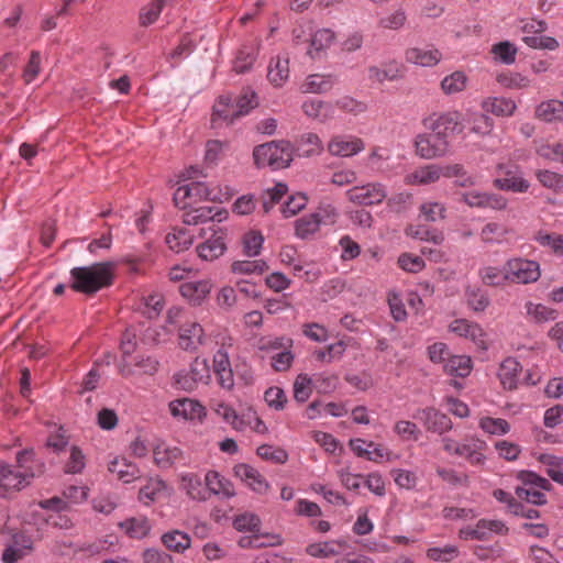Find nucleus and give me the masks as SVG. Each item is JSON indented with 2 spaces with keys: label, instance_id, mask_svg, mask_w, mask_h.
Masks as SVG:
<instances>
[{
  "label": "nucleus",
  "instance_id": "nucleus-1",
  "mask_svg": "<svg viewBox=\"0 0 563 563\" xmlns=\"http://www.w3.org/2000/svg\"><path fill=\"white\" fill-rule=\"evenodd\" d=\"M43 472V464L35 459L32 450L16 453L15 465L0 464V497L19 492Z\"/></svg>",
  "mask_w": 563,
  "mask_h": 563
},
{
  "label": "nucleus",
  "instance_id": "nucleus-2",
  "mask_svg": "<svg viewBox=\"0 0 563 563\" xmlns=\"http://www.w3.org/2000/svg\"><path fill=\"white\" fill-rule=\"evenodd\" d=\"M113 264L111 262L78 266L70 271V287L79 292L91 295L112 284Z\"/></svg>",
  "mask_w": 563,
  "mask_h": 563
},
{
  "label": "nucleus",
  "instance_id": "nucleus-3",
  "mask_svg": "<svg viewBox=\"0 0 563 563\" xmlns=\"http://www.w3.org/2000/svg\"><path fill=\"white\" fill-rule=\"evenodd\" d=\"M292 157L294 148L287 141L261 144L253 151V158L258 167L286 168L291 163Z\"/></svg>",
  "mask_w": 563,
  "mask_h": 563
},
{
  "label": "nucleus",
  "instance_id": "nucleus-4",
  "mask_svg": "<svg viewBox=\"0 0 563 563\" xmlns=\"http://www.w3.org/2000/svg\"><path fill=\"white\" fill-rule=\"evenodd\" d=\"M441 441L443 450L449 455L463 457L473 466H482L486 463L487 443L475 435H466L461 442L450 437H443Z\"/></svg>",
  "mask_w": 563,
  "mask_h": 563
},
{
  "label": "nucleus",
  "instance_id": "nucleus-5",
  "mask_svg": "<svg viewBox=\"0 0 563 563\" xmlns=\"http://www.w3.org/2000/svg\"><path fill=\"white\" fill-rule=\"evenodd\" d=\"M517 478L522 484V486H518L515 489L519 499L536 506H543L548 503L543 490H551L552 484L547 478L532 471H520L517 474Z\"/></svg>",
  "mask_w": 563,
  "mask_h": 563
},
{
  "label": "nucleus",
  "instance_id": "nucleus-6",
  "mask_svg": "<svg viewBox=\"0 0 563 563\" xmlns=\"http://www.w3.org/2000/svg\"><path fill=\"white\" fill-rule=\"evenodd\" d=\"M174 202L180 209L186 210L198 201L221 200V195L206 183L191 181L179 186L174 192Z\"/></svg>",
  "mask_w": 563,
  "mask_h": 563
},
{
  "label": "nucleus",
  "instance_id": "nucleus-7",
  "mask_svg": "<svg viewBox=\"0 0 563 563\" xmlns=\"http://www.w3.org/2000/svg\"><path fill=\"white\" fill-rule=\"evenodd\" d=\"M210 367L206 358L196 357L188 369H180L174 374V385L184 391H192L199 384H208Z\"/></svg>",
  "mask_w": 563,
  "mask_h": 563
},
{
  "label": "nucleus",
  "instance_id": "nucleus-8",
  "mask_svg": "<svg viewBox=\"0 0 563 563\" xmlns=\"http://www.w3.org/2000/svg\"><path fill=\"white\" fill-rule=\"evenodd\" d=\"M427 130L440 135L441 139L448 137L463 130V118L461 112L451 110L442 113H432L423 120Z\"/></svg>",
  "mask_w": 563,
  "mask_h": 563
},
{
  "label": "nucleus",
  "instance_id": "nucleus-9",
  "mask_svg": "<svg viewBox=\"0 0 563 563\" xmlns=\"http://www.w3.org/2000/svg\"><path fill=\"white\" fill-rule=\"evenodd\" d=\"M508 283L527 285L536 283L541 276L540 264L537 261L512 257L506 262Z\"/></svg>",
  "mask_w": 563,
  "mask_h": 563
},
{
  "label": "nucleus",
  "instance_id": "nucleus-10",
  "mask_svg": "<svg viewBox=\"0 0 563 563\" xmlns=\"http://www.w3.org/2000/svg\"><path fill=\"white\" fill-rule=\"evenodd\" d=\"M497 174L498 177L494 180V186L500 190L522 194L530 188V183L516 164H498Z\"/></svg>",
  "mask_w": 563,
  "mask_h": 563
},
{
  "label": "nucleus",
  "instance_id": "nucleus-11",
  "mask_svg": "<svg viewBox=\"0 0 563 563\" xmlns=\"http://www.w3.org/2000/svg\"><path fill=\"white\" fill-rule=\"evenodd\" d=\"M345 195L352 203L364 207L376 206L387 198V188L379 181H373L362 186H354L346 190Z\"/></svg>",
  "mask_w": 563,
  "mask_h": 563
},
{
  "label": "nucleus",
  "instance_id": "nucleus-12",
  "mask_svg": "<svg viewBox=\"0 0 563 563\" xmlns=\"http://www.w3.org/2000/svg\"><path fill=\"white\" fill-rule=\"evenodd\" d=\"M364 150L365 142L361 137L351 134L334 135L327 144L329 154L340 158L353 157Z\"/></svg>",
  "mask_w": 563,
  "mask_h": 563
},
{
  "label": "nucleus",
  "instance_id": "nucleus-13",
  "mask_svg": "<svg viewBox=\"0 0 563 563\" xmlns=\"http://www.w3.org/2000/svg\"><path fill=\"white\" fill-rule=\"evenodd\" d=\"M508 528L500 520L481 519L475 527H464L459 531L462 540H487L492 533L506 534Z\"/></svg>",
  "mask_w": 563,
  "mask_h": 563
},
{
  "label": "nucleus",
  "instance_id": "nucleus-14",
  "mask_svg": "<svg viewBox=\"0 0 563 563\" xmlns=\"http://www.w3.org/2000/svg\"><path fill=\"white\" fill-rule=\"evenodd\" d=\"M415 146L418 156L424 159H432L446 154L449 142L435 133L419 134L416 137Z\"/></svg>",
  "mask_w": 563,
  "mask_h": 563
},
{
  "label": "nucleus",
  "instance_id": "nucleus-15",
  "mask_svg": "<svg viewBox=\"0 0 563 563\" xmlns=\"http://www.w3.org/2000/svg\"><path fill=\"white\" fill-rule=\"evenodd\" d=\"M413 417L423 423L427 431L440 435L453 428L451 419L445 413L432 407L419 409Z\"/></svg>",
  "mask_w": 563,
  "mask_h": 563
},
{
  "label": "nucleus",
  "instance_id": "nucleus-16",
  "mask_svg": "<svg viewBox=\"0 0 563 563\" xmlns=\"http://www.w3.org/2000/svg\"><path fill=\"white\" fill-rule=\"evenodd\" d=\"M449 330L459 336L472 341L479 349H487L486 334L483 328L475 322L466 319H455L450 323Z\"/></svg>",
  "mask_w": 563,
  "mask_h": 563
},
{
  "label": "nucleus",
  "instance_id": "nucleus-17",
  "mask_svg": "<svg viewBox=\"0 0 563 563\" xmlns=\"http://www.w3.org/2000/svg\"><path fill=\"white\" fill-rule=\"evenodd\" d=\"M208 230L211 231V234L197 246V253L201 260L214 261L227 250L225 233L222 230H213V227Z\"/></svg>",
  "mask_w": 563,
  "mask_h": 563
},
{
  "label": "nucleus",
  "instance_id": "nucleus-18",
  "mask_svg": "<svg viewBox=\"0 0 563 563\" xmlns=\"http://www.w3.org/2000/svg\"><path fill=\"white\" fill-rule=\"evenodd\" d=\"M213 372L218 378L219 385L224 389H232L234 386V376L231 367L229 353L224 346H221L213 355Z\"/></svg>",
  "mask_w": 563,
  "mask_h": 563
},
{
  "label": "nucleus",
  "instance_id": "nucleus-19",
  "mask_svg": "<svg viewBox=\"0 0 563 563\" xmlns=\"http://www.w3.org/2000/svg\"><path fill=\"white\" fill-rule=\"evenodd\" d=\"M170 415L176 419L194 420L205 416V407L190 398L176 399L169 402Z\"/></svg>",
  "mask_w": 563,
  "mask_h": 563
},
{
  "label": "nucleus",
  "instance_id": "nucleus-20",
  "mask_svg": "<svg viewBox=\"0 0 563 563\" xmlns=\"http://www.w3.org/2000/svg\"><path fill=\"white\" fill-rule=\"evenodd\" d=\"M441 177L442 166L428 164L408 173L404 183L409 186H426L437 183Z\"/></svg>",
  "mask_w": 563,
  "mask_h": 563
},
{
  "label": "nucleus",
  "instance_id": "nucleus-21",
  "mask_svg": "<svg viewBox=\"0 0 563 563\" xmlns=\"http://www.w3.org/2000/svg\"><path fill=\"white\" fill-rule=\"evenodd\" d=\"M206 342L202 327L198 322H188L179 330V345L185 351L197 350Z\"/></svg>",
  "mask_w": 563,
  "mask_h": 563
},
{
  "label": "nucleus",
  "instance_id": "nucleus-22",
  "mask_svg": "<svg viewBox=\"0 0 563 563\" xmlns=\"http://www.w3.org/2000/svg\"><path fill=\"white\" fill-rule=\"evenodd\" d=\"M205 483L207 496L212 494L222 499H229L235 496L233 484L216 471H209L206 474Z\"/></svg>",
  "mask_w": 563,
  "mask_h": 563
},
{
  "label": "nucleus",
  "instance_id": "nucleus-23",
  "mask_svg": "<svg viewBox=\"0 0 563 563\" xmlns=\"http://www.w3.org/2000/svg\"><path fill=\"white\" fill-rule=\"evenodd\" d=\"M234 473L255 493L264 494L267 492L268 483L255 467L244 463L238 464L234 467Z\"/></svg>",
  "mask_w": 563,
  "mask_h": 563
},
{
  "label": "nucleus",
  "instance_id": "nucleus-24",
  "mask_svg": "<svg viewBox=\"0 0 563 563\" xmlns=\"http://www.w3.org/2000/svg\"><path fill=\"white\" fill-rule=\"evenodd\" d=\"M522 371L520 363L515 357L504 360L498 369L499 380L505 389H516Z\"/></svg>",
  "mask_w": 563,
  "mask_h": 563
},
{
  "label": "nucleus",
  "instance_id": "nucleus-25",
  "mask_svg": "<svg viewBox=\"0 0 563 563\" xmlns=\"http://www.w3.org/2000/svg\"><path fill=\"white\" fill-rule=\"evenodd\" d=\"M212 284L210 280L187 282L180 285L179 290L184 298L192 305H200L210 294Z\"/></svg>",
  "mask_w": 563,
  "mask_h": 563
},
{
  "label": "nucleus",
  "instance_id": "nucleus-26",
  "mask_svg": "<svg viewBox=\"0 0 563 563\" xmlns=\"http://www.w3.org/2000/svg\"><path fill=\"white\" fill-rule=\"evenodd\" d=\"M441 58V53L437 48L432 47H412L406 52V60L408 63L422 67L435 66Z\"/></svg>",
  "mask_w": 563,
  "mask_h": 563
},
{
  "label": "nucleus",
  "instance_id": "nucleus-27",
  "mask_svg": "<svg viewBox=\"0 0 563 563\" xmlns=\"http://www.w3.org/2000/svg\"><path fill=\"white\" fill-rule=\"evenodd\" d=\"M108 471L123 483H131L140 477L139 467L124 457H114L109 462Z\"/></svg>",
  "mask_w": 563,
  "mask_h": 563
},
{
  "label": "nucleus",
  "instance_id": "nucleus-28",
  "mask_svg": "<svg viewBox=\"0 0 563 563\" xmlns=\"http://www.w3.org/2000/svg\"><path fill=\"white\" fill-rule=\"evenodd\" d=\"M267 78L275 87H282L289 78V57L287 55H278L272 58Z\"/></svg>",
  "mask_w": 563,
  "mask_h": 563
},
{
  "label": "nucleus",
  "instance_id": "nucleus-29",
  "mask_svg": "<svg viewBox=\"0 0 563 563\" xmlns=\"http://www.w3.org/2000/svg\"><path fill=\"white\" fill-rule=\"evenodd\" d=\"M303 113L320 122H327L334 117V106L317 99H309L302 103Z\"/></svg>",
  "mask_w": 563,
  "mask_h": 563
},
{
  "label": "nucleus",
  "instance_id": "nucleus-30",
  "mask_svg": "<svg viewBox=\"0 0 563 563\" xmlns=\"http://www.w3.org/2000/svg\"><path fill=\"white\" fill-rule=\"evenodd\" d=\"M180 488L194 500H207V489L198 474H183L180 476Z\"/></svg>",
  "mask_w": 563,
  "mask_h": 563
},
{
  "label": "nucleus",
  "instance_id": "nucleus-31",
  "mask_svg": "<svg viewBox=\"0 0 563 563\" xmlns=\"http://www.w3.org/2000/svg\"><path fill=\"white\" fill-rule=\"evenodd\" d=\"M165 242L173 252L180 253L191 246L194 233L186 228L174 229L166 235Z\"/></svg>",
  "mask_w": 563,
  "mask_h": 563
},
{
  "label": "nucleus",
  "instance_id": "nucleus-32",
  "mask_svg": "<svg viewBox=\"0 0 563 563\" xmlns=\"http://www.w3.org/2000/svg\"><path fill=\"white\" fill-rule=\"evenodd\" d=\"M472 360L466 355H450L448 361L443 365V371L455 377H466L472 371Z\"/></svg>",
  "mask_w": 563,
  "mask_h": 563
},
{
  "label": "nucleus",
  "instance_id": "nucleus-33",
  "mask_svg": "<svg viewBox=\"0 0 563 563\" xmlns=\"http://www.w3.org/2000/svg\"><path fill=\"white\" fill-rule=\"evenodd\" d=\"M334 82L335 78L332 75H309L302 84V91L308 93H324L332 88Z\"/></svg>",
  "mask_w": 563,
  "mask_h": 563
},
{
  "label": "nucleus",
  "instance_id": "nucleus-34",
  "mask_svg": "<svg viewBox=\"0 0 563 563\" xmlns=\"http://www.w3.org/2000/svg\"><path fill=\"white\" fill-rule=\"evenodd\" d=\"M482 108L498 117H509L515 112L517 106L511 99L493 97L485 99L482 102Z\"/></svg>",
  "mask_w": 563,
  "mask_h": 563
},
{
  "label": "nucleus",
  "instance_id": "nucleus-35",
  "mask_svg": "<svg viewBox=\"0 0 563 563\" xmlns=\"http://www.w3.org/2000/svg\"><path fill=\"white\" fill-rule=\"evenodd\" d=\"M536 115L544 122L563 121V101L552 99L541 102L536 109Z\"/></svg>",
  "mask_w": 563,
  "mask_h": 563
},
{
  "label": "nucleus",
  "instance_id": "nucleus-36",
  "mask_svg": "<svg viewBox=\"0 0 563 563\" xmlns=\"http://www.w3.org/2000/svg\"><path fill=\"white\" fill-rule=\"evenodd\" d=\"M344 545L343 542L330 540L324 542L311 543L306 548L307 554L312 558L327 559L339 555L341 549Z\"/></svg>",
  "mask_w": 563,
  "mask_h": 563
},
{
  "label": "nucleus",
  "instance_id": "nucleus-37",
  "mask_svg": "<svg viewBox=\"0 0 563 563\" xmlns=\"http://www.w3.org/2000/svg\"><path fill=\"white\" fill-rule=\"evenodd\" d=\"M334 38L335 34L330 29H320L316 31L311 37L308 54L312 58H317L321 52L328 49L333 44Z\"/></svg>",
  "mask_w": 563,
  "mask_h": 563
},
{
  "label": "nucleus",
  "instance_id": "nucleus-38",
  "mask_svg": "<svg viewBox=\"0 0 563 563\" xmlns=\"http://www.w3.org/2000/svg\"><path fill=\"white\" fill-rule=\"evenodd\" d=\"M405 234L411 239L419 241H429L434 244H441L444 241V235L438 230H431L422 224H410L406 228Z\"/></svg>",
  "mask_w": 563,
  "mask_h": 563
},
{
  "label": "nucleus",
  "instance_id": "nucleus-39",
  "mask_svg": "<svg viewBox=\"0 0 563 563\" xmlns=\"http://www.w3.org/2000/svg\"><path fill=\"white\" fill-rule=\"evenodd\" d=\"M401 77V68L395 63L385 64L384 67H368V79L375 82H384L386 80H396Z\"/></svg>",
  "mask_w": 563,
  "mask_h": 563
},
{
  "label": "nucleus",
  "instance_id": "nucleus-40",
  "mask_svg": "<svg viewBox=\"0 0 563 563\" xmlns=\"http://www.w3.org/2000/svg\"><path fill=\"white\" fill-rule=\"evenodd\" d=\"M153 455L157 466L167 468L181 457L183 452L177 446L158 444L155 446Z\"/></svg>",
  "mask_w": 563,
  "mask_h": 563
},
{
  "label": "nucleus",
  "instance_id": "nucleus-41",
  "mask_svg": "<svg viewBox=\"0 0 563 563\" xmlns=\"http://www.w3.org/2000/svg\"><path fill=\"white\" fill-rule=\"evenodd\" d=\"M214 413L232 429L242 431V412L238 413L235 409L224 401H216L212 406Z\"/></svg>",
  "mask_w": 563,
  "mask_h": 563
},
{
  "label": "nucleus",
  "instance_id": "nucleus-42",
  "mask_svg": "<svg viewBox=\"0 0 563 563\" xmlns=\"http://www.w3.org/2000/svg\"><path fill=\"white\" fill-rule=\"evenodd\" d=\"M163 544L170 551L183 553L190 548V537L179 530H172L162 536Z\"/></svg>",
  "mask_w": 563,
  "mask_h": 563
},
{
  "label": "nucleus",
  "instance_id": "nucleus-43",
  "mask_svg": "<svg viewBox=\"0 0 563 563\" xmlns=\"http://www.w3.org/2000/svg\"><path fill=\"white\" fill-rule=\"evenodd\" d=\"M183 216V221L187 225H197L199 223H205L211 221L217 216L214 209L210 206H200L194 207V205L189 208Z\"/></svg>",
  "mask_w": 563,
  "mask_h": 563
},
{
  "label": "nucleus",
  "instance_id": "nucleus-44",
  "mask_svg": "<svg viewBox=\"0 0 563 563\" xmlns=\"http://www.w3.org/2000/svg\"><path fill=\"white\" fill-rule=\"evenodd\" d=\"M478 276L487 286H503L508 283L506 264L503 267L484 266L479 268Z\"/></svg>",
  "mask_w": 563,
  "mask_h": 563
},
{
  "label": "nucleus",
  "instance_id": "nucleus-45",
  "mask_svg": "<svg viewBox=\"0 0 563 563\" xmlns=\"http://www.w3.org/2000/svg\"><path fill=\"white\" fill-rule=\"evenodd\" d=\"M467 82L466 74L462 70H455L441 80V89L444 95L451 96L462 92L466 88Z\"/></svg>",
  "mask_w": 563,
  "mask_h": 563
},
{
  "label": "nucleus",
  "instance_id": "nucleus-46",
  "mask_svg": "<svg viewBox=\"0 0 563 563\" xmlns=\"http://www.w3.org/2000/svg\"><path fill=\"white\" fill-rule=\"evenodd\" d=\"M268 269L264 260H243L234 261L231 265V272L236 275H262Z\"/></svg>",
  "mask_w": 563,
  "mask_h": 563
},
{
  "label": "nucleus",
  "instance_id": "nucleus-47",
  "mask_svg": "<svg viewBox=\"0 0 563 563\" xmlns=\"http://www.w3.org/2000/svg\"><path fill=\"white\" fill-rule=\"evenodd\" d=\"M526 312L527 316L537 323H543L548 321L555 320L558 318V311L547 307L542 303H534L531 301H528L526 303Z\"/></svg>",
  "mask_w": 563,
  "mask_h": 563
},
{
  "label": "nucleus",
  "instance_id": "nucleus-48",
  "mask_svg": "<svg viewBox=\"0 0 563 563\" xmlns=\"http://www.w3.org/2000/svg\"><path fill=\"white\" fill-rule=\"evenodd\" d=\"M533 241L543 247H549L556 255L563 256V235L556 233H549L539 230L533 235Z\"/></svg>",
  "mask_w": 563,
  "mask_h": 563
},
{
  "label": "nucleus",
  "instance_id": "nucleus-49",
  "mask_svg": "<svg viewBox=\"0 0 563 563\" xmlns=\"http://www.w3.org/2000/svg\"><path fill=\"white\" fill-rule=\"evenodd\" d=\"M478 427L489 435H505L510 431V424L503 418L482 417Z\"/></svg>",
  "mask_w": 563,
  "mask_h": 563
},
{
  "label": "nucleus",
  "instance_id": "nucleus-50",
  "mask_svg": "<svg viewBox=\"0 0 563 563\" xmlns=\"http://www.w3.org/2000/svg\"><path fill=\"white\" fill-rule=\"evenodd\" d=\"M120 526L126 534L136 539L145 537L151 530V523L145 517L126 519Z\"/></svg>",
  "mask_w": 563,
  "mask_h": 563
},
{
  "label": "nucleus",
  "instance_id": "nucleus-51",
  "mask_svg": "<svg viewBox=\"0 0 563 563\" xmlns=\"http://www.w3.org/2000/svg\"><path fill=\"white\" fill-rule=\"evenodd\" d=\"M322 151V142L314 133H306L301 135L297 152L299 156L309 157L320 154Z\"/></svg>",
  "mask_w": 563,
  "mask_h": 563
},
{
  "label": "nucleus",
  "instance_id": "nucleus-52",
  "mask_svg": "<svg viewBox=\"0 0 563 563\" xmlns=\"http://www.w3.org/2000/svg\"><path fill=\"white\" fill-rule=\"evenodd\" d=\"M428 559L434 562L450 563L460 555V549L454 544H445L443 547H432L426 552Z\"/></svg>",
  "mask_w": 563,
  "mask_h": 563
},
{
  "label": "nucleus",
  "instance_id": "nucleus-53",
  "mask_svg": "<svg viewBox=\"0 0 563 563\" xmlns=\"http://www.w3.org/2000/svg\"><path fill=\"white\" fill-rule=\"evenodd\" d=\"M282 544V538L278 534L272 536H258L253 534L251 537H242L239 540L241 548H265V547H277Z\"/></svg>",
  "mask_w": 563,
  "mask_h": 563
},
{
  "label": "nucleus",
  "instance_id": "nucleus-54",
  "mask_svg": "<svg viewBox=\"0 0 563 563\" xmlns=\"http://www.w3.org/2000/svg\"><path fill=\"white\" fill-rule=\"evenodd\" d=\"M321 218L319 213L305 216L296 221V234L301 239H306L316 233L319 230Z\"/></svg>",
  "mask_w": 563,
  "mask_h": 563
},
{
  "label": "nucleus",
  "instance_id": "nucleus-55",
  "mask_svg": "<svg viewBox=\"0 0 563 563\" xmlns=\"http://www.w3.org/2000/svg\"><path fill=\"white\" fill-rule=\"evenodd\" d=\"M536 177L543 187H545L556 194L563 192V175L562 174H559L556 172L549 170V169H539L536 173Z\"/></svg>",
  "mask_w": 563,
  "mask_h": 563
},
{
  "label": "nucleus",
  "instance_id": "nucleus-56",
  "mask_svg": "<svg viewBox=\"0 0 563 563\" xmlns=\"http://www.w3.org/2000/svg\"><path fill=\"white\" fill-rule=\"evenodd\" d=\"M166 488V484L161 478H151L145 486L140 489V500L148 505L154 501Z\"/></svg>",
  "mask_w": 563,
  "mask_h": 563
},
{
  "label": "nucleus",
  "instance_id": "nucleus-57",
  "mask_svg": "<svg viewBox=\"0 0 563 563\" xmlns=\"http://www.w3.org/2000/svg\"><path fill=\"white\" fill-rule=\"evenodd\" d=\"M420 216L428 222H437L445 218L446 208L438 201H426L421 203Z\"/></svg>",
  "mask_w": 563,
  "mask_h": 563
},
{
  "label": "nucleus",
  "instance_id": "nucleus-58",
  "mask_svg": "<svg viewBox=\"0 0 563 563\" xmlns=\"http://www.w3.org/2000/svg\"><path fill=\"white\" fill-rule=\"evenodd\" d=\"M312 394V379L307 374H299L294 382V398L298 402H306Z\"/></svg>",
  "mask_w": 563,
  "mask_h": 563
},
{
  "label": "nucleus",
  "instance_id": "nucleus-59",
  "mask_svg": "<svg viewBox=\"0 0 563 563\" xmlns=\"http://www.w3.org/2000/svg\"><path fill=\"white\" fill-rule=\"evenodd\" d=\"M221 119L229 123H232L236 117L232 108V97L221 96L218 102L213 107V121Z\"/></svg>",
  "mask_w": 563,
  "mask_h": 563
},
{
  "label": "nucleus",
  "instance_id": "nucleus-60",
  "mask_svg": "<svg viewBox=\"0 0 563 563\" xmlns=\"http://www.w3.org/2000/svg\"><path fill=\"white\" fill-rule=\"evenodd\" d=\"M241 422L242 431L246 430L247 428L258 434H265L268 431L267 426L258 417L257 412L252 408H247L246 410L242 411Z\"/></svg>",
  "mask_w": 563,
  "mask_h": 563
},
{
  "label": "nucleus",
  "instance_id": "nucleus-61",
  "mask_svg": "<svg viewBox=\"0 0 563 563\" xmlns=\"http://www.w3.org/2000/svg\"><path fill=\"white\" fill-rule=\"evenodd\" d=\"M264 243V236L256 231H250L242 239L243 253L249 257L260 254Z\"/></svg>",
  "mask_w": 563,
  "mask_h": 563
},
{
  "label": "nucleus",
  "instance_id": "nucleus-62",
  "mask_svg": "<svg viewBox=\"0 0 563 563\" xmlns=\"http://www.w3.org/2000/svg\"><path fill=\"white\" fill-rule=\"evenodd\" d=\"M264 400L271 409L276 411L283 410L288 401L284 389L278 386L267 388L264 393Z\"/></svg>",
  "mask_w": 563,
  "mask_h": 563
},
{
  "label": "nucleus",
  "instance_id": "nucleus-63",
  "mask_svg": "<svg viewBox=\"0 0 563 563\" xmlns=\"http://www.w3.org/2000/svg\"><path fill=\"white\" fill-rule=\"evenodd\" d=\"M536 152L547 161L563 164V143H541L537 146Z\"/></svg>",
  "mask_w": 563,
  "mask_h": 563
},
{
  "label": "nucleus",
  "instance_id": "nucleus-64",
  "mask_svg": "<svg viewBox=\"0 0 563 563\" xmlns=\"http://www.w3.org/2000/svg\"><path fill=\"white\" fill-rule=\"evenodd\" d=\"M261 520L252 512L238 515L233 520V527L240 532H255L260 529Z\"/></svg>",
  "mask_w": 563,
  "mask_h": 563
}]
</instances>
